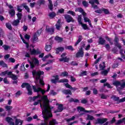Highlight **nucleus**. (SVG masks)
Here are the masks:
<instances>
[{"mask_svg": "<svg viewBox=\"0 0 125 125\" xmlns=\"http://www.w3.org/2000/svg\"><path fill=\"white\" fill-rule=\"evenodd\" d=\"M44 72L43 71H37L36 70H33L32 71V75L33 76V78L35 79V83L36 85H32V89L33 90L34 92H37V93H39L40 92L42 94H44L45 92L49 91V89H50V85L48 84V87L47 88V90L45 91L43 90V89L40 87L39 86V83L42 85H44V82L42 79H41V76L42 75H43Z\"/></svg>", "mask_w": 125, "mask_h": 125, "instance_id": "nucleus-1", "label": "nucleus"}, {"mask_svg": "<svg viewBox=\"0 0 125 125\" xmlns=\"http://www.w3.org/2000/svg\"><path fill=\"white\" fill-rule=\"evenodd\" d=\"M15 119H16L15 123L13 121V119L11 117H7L5 118V121L8 122L10 125H23V123H24V121L20 119H17V117H15Z\"/></svg>", "mask_w": 125, "mask_h": 125, "instance_id": "nucleus-2", "label": "nucleus"}, {"mask_svg": "<svg viewBox=\"0 0 125 125\" xmlns=\"http://www.w3.org/2000/svg\"><path fill=\"white\" fill-rule=\"evenodd\" d=\"M113 84L117 87L118 91H121L125 87V80H122L120 82L119 81L115 82L113 83Z\"/></svg>", "mask_w": 125, "mask_h": 125, "instance_id": "nucleus-3", "label": "nucleus"}, {"mask_svg": "<svg viewBox=\"0 0 125 125\" xmlns=\"http://www.w3.org/2000/svg\"><path fill=\"white\" fill-rule=\"evenodd\" d=\"M108 121V119L107 118H98L96 122H95L96 125H108L109 124V122H107Z\"/></svg>", "mask_w": 125, "mask_h": 125, "instance_id": "nucleus-4", "label": "nucleus"}, {"mask_svg": "<svg viewBox=\"0 0 125 125\" xmlns=\"http://www.w3.org/2000/svg\"><path fill=\"white\" fill-rule=\"evenodd\" d=\"M21 87L22 88H24V87H26L28 91V93L29 94H33V91H32V88L31 87V85H30L29 83H22V84H21Z\"/></svg>", "mask_w": 125, "mask_h": 125, "instance_id": "nucleus-5", "label": "nucleus"}, {"mask_svg": "<svg viewBox=\"0 0 125 125\" xmlns=\"http://www.w3.org/2000/svg\"><path fill=\"white\" fill-rule=\"evenodd\" d=\"M29 64L30 65V68L33 69V68H35V66H39L40 62H39V60L35 58L32 60V62L29 61Z\"/></svg>", "mask_w": 125, "mask_h": 125, "instance_id": "nucleus-6", "label": "nucleus"}, {"mask_svg": "<svg viewBox=\"0 0 125 125\" xmlns=\"http://www.w3.org/2000/svg\"><path fill=\"white\" fill-rule=\"evenodd\" d=\"M43 97H46L48 101V110H50V106H49V100H48V98H47V96L46 95H44L43 96H42L41 97V100H38L37 102H35L33 103V105H34V106H36V105H39V104H40V103H41V102H42V101H43V104L44 103V101L42 100V98Z\"/></svg>", "mask_w": 125, "mask_h": 125, "instance_id": "nucleus-7", "label": "nucleus"}, {"mask_svg": "<svg viewBox=\"0 0 125 125\" xmlns=\"http://www.w3.org/2000/svg\"><path fill=\"white\" fill-rule=\"evenodd\" d=\"M89 3L91 4L92 7L94 9H98V6L97 5L99 4V0H90ZM95 3L97 5H95Z\"/></svg>", "mask_w": 125, "mask_h": 125, "instance_id": "nucleus-8", "label": "nucleus"}, {"mask_svg": "<svg viewBox=\"0 0 125 125\" xmlns=\"http://www.w3.org/2000/svg\"><path fill=\"white\" fill-rule=\"evenodd\" d=\"M78 21L79 24L82 25L84 30H87V29H88L87 25L85 23H83V22H82V15L78 16Z\"/></svg>", "mask_w": 125, "mask_h": 125, "instance_id": "nucleus-9", "label": "nucleus"}, {"mask_svg": "<svg viewBox=\"0 0 125 125\" xmlns=\"http://www.w3.org/2000/svg\"><path fill=\"white\" fill-rule=\"evenodd\" d=\"M83 47H81L78 52L76 53V57L77 58L83 57Z\"/></svg>", "mask_w": 125, "mask_h": 125, "instance_id": "nucleus-10", "label": "nucleus"}, {"mask_svg": "<svg viewBox=\"0 0 125 125\" xmlns=\"http://www.w3.org/2000/svg\"><path fill=\"white\" fill-rule=\"evenodd\" d=\"M119 38H118V36H116L114 40V44L115 46H117L119 49H121L122 48V45H121V43H119Z\"/></svg>", "mask_w": 125, "mask_h": 125, "instance_id": "nucleus-11", "label": "nucleus"}, {"mask_svg": "<svg viewBox=\"0 0 125 125\" xmlns=\"http://www.w3.org/2000/svg\"><path fill=\"white\" fill-rule=\"evenodd\" d=\"M64 18L67 23H70V22H74L75 21L74 19H73V17L69 15H64Z\"/></svg>", "mask_w": 125, "mask_h": 125, "instance_id": "nucleus-12", "label": "nucleus"}, {"mask_svg": "<svg viewBox=\"0 0 125 125\" xmlns=\"http://www.w3.org/2000/svg\"><path fill=\"white\" fill-rule=\"evenodd\" d=\"M56 105H59L58 107V109L55 110L54 111V113H56L61 112L63 111V110H64V108L63 107V104H56Z\"/></svg>", "mask_w": 125, "mask_h": 125, "instance_id": "nucleus-13", "label": "nucleus"}, {"mask_svg": "<svg viewBox=\"0 0 125 125\" xmlns=\"http://www.w3.org/2000/svg\"><path fill=\"white\" fill-rule=\"evenodd\" d=\"M46 31L50 35H52L54 33V29L53 28H49L47 26L46 27Z\"/></svg>", "mask_w": 125, "mask_h": 125, "instance_id": "nucleus-14", "label": "nucleus"}, {"mask_svg": "<svg viewBox=\"0 0 125 125\" xmlns=\"http://www.w3.org/2000/svg\"><path fill=\"white\" fill-rule=\"evenodd\" d=\"M51 43L48 44V43H46L45 44V50L47 51H50L51 50Z\"/></svg>", "mask_w": 125, "mask_h": 125, "instance_id": "nucleus-15", "label": "nucleus"}, {"mask_svg": "<svg viewBox=\"0 0 125 125\" xmlns=\"http://www.w3.org/2000/svg\"><path fill=\"white\" fill-rule=\"evenodd\" d=\"M99 44H102L103 45L105 42H106V40L103 39L102 37H100L99 38V42H98Z\"/></svg>", "mask_w": 125, "mask_h": 125, "instance_id": "nucleus-16", "label": "nucleus"}, {"mask_svg": "<svg viewBox=\"0 0 125 125\" xmlns=\"http://www.w3.org/2000/svg\"><path fill=\"white\" fill-rule=\"evenodd\" d=\"M5 75H7L8 77H9V75H11V71H8V70H6L4 72H1L0 74V76H5Z\"/></svg>", "mask_w": 125, "mask_h": 125, "instance_id": "nucleus-17", "label": "nucleus"}, {"mask_svg": "<svg viewBox=\"0 0 125 125\" xmlns=\"http://www.w3.org/2000/svg\"><path fill=\"white\" fill-rule=\"evenodd\" d=\"M124 122V125H125V117L123 118L122 119H120L117 121V123H115L116 125H121V124H123Z\"/></svg>", "mask_w": 125, "mask_h": 125, "instance_id": "nucleus-18", "label": "nucleus"}, {"mask_svg": "<svg viewBox=\"0 0 125 125\" xmlns=\"http://www.w3.org/2000/svg\"><path fill=\"white\" fill-rule=\"evenodd\" d=\"M69 60H70L69 58H67V57H65L64 58H61L59 59V61L61 62H62L63 61V62H69Z\"/></svg>", "mask_w": 125, "mask_h": 125, "instance_id": "nucleus-19", "label": "nucleus"}, {"mask_svg": "<svg viewBox=\"0 0 125 125\" xmlns=\"http://www.w3.org/2000/svg\"><path fill=\"white\" fill-rule=\"evenodd\" d=\"M82 40H83V36H82V35H80L78 37V40H77V41L76 42L74 45L75 46H77V45H78V44L80 43L81 42H82Z\"/></svg>", "mask_w": 125, "mask_h": 125, "instance_id": "nucleus-20", "label": "nucleus"}, {"mask_svg": "<svg viewBox=\"0 0 125 125\" xmlns=\"http://www.w3.org/2000/svg\"><path fill=\"white\" fill-rule=\"evenodd\" d=\"M60 51H61V52H62V51H64V47H59L57 48L56 53H57V54H58V53H59V52H60Z\"/></svg>", "mask_w": 125, "mask_h": 125, "instance_id": "nucleus-21", "label": "nucleus"}, {"mask_svg": "<svg viewBox=\"0 0 125 125\" xmlns=\"http://www.w3.org/2000/svg\"><path fill=\"white\" fill-rule=\"evenodd\" d=\"M49 1V4H48V7L50 10L52 11L53 10V4H52V1L51 0H48Z\"/></svg>", "mask_w": 125, "mask_h": 125, "instance_id": "nucleus-22", "label": "nucleus"}, {"mask_svg": "<svg viewBox=\"0 0 125 125\" xmlns=\"http://www.w3.org/2000/svg\"><path fill=\"white\" fill-rule=\"evenodd\" d=\"M49 125H58V122L56 121V119H52L49 122Z\"/></svg>", "mask_w": 125, "mask_h": 125, "instance_id": "nucleus-23", "label": "nucleus"}, {"mask_svg": "<svg viewBox=\"0 0 125 125\" xmlns=\"http://www.w3.org/2000/svg\"><path fill=\"white\" fill-rule=\"evenodd\" d=\"M8 78H10L12 80H16L18 78L17 76L13 74H12V72H11V74L9 75Z\"/></svg>", "mask_w": 125, "mask_h": 125, "instance_id": "nucleus-24", "label": "nucleus"}, {"mask_svg": "<svg viewBox=\"0 0 125 125\" xmlns=\"http://www.w3.org/2000/svg\"><path fill=\"white\" fill-rule=\"evenodd\" d=\"M48 16L51 19H53V18H54L56 16V13L54 12H50L49 13Z\"/></svg>", "mask_w": 125, "mask_h": 125, "instance_id": "nucleus-25", "label": "nucleus"}, {"mask_svg": "<svg viewBox=\"0 0 125 125\" xmlns=\"http://www.w3.org/2000/svg\"><path fill=\"white\" fill-rule=\"evenodd\" d=\"M69 102L70 103L74 102V103H80V100H78V99H74L73 98H71L69 100Z\"/></svg>", "mask_w": 125, "mask_h": 125, "instance_id": "nucleus-26", "label": "nucleus"}, {"mask_svg": "<svg viewBox=\"0 0 125 125\" xmlns=\"http://www.w3.org/2000/svg\"><path fill=\"white\" fill-rule=\"evenodd\" d=\"M110 71V68H108L107 70H104L101 72V75H104V76H107L108 72Z\"/></svg>", "mask_w": 125, "mask_h": 125, "instance_id": "nucleus-27", "label": "nucleus"}, {"mask_svg": "<svg viewBox=\"0 0 125 125\" xmlns=\"http://www.w3.org/2000/svg\"><path fill=\"white\" fill-rule=\"evenodd\" d=\"M55 40L59 42H63V38H61L59 36H56L55 38Z\"/></svg>", "mask_w": 125, "mask_h": 125, "instance_id": "nucleus-28", "label": "nucleus"}, {"mask_svg": "<svg viewBox=\"0 0 125 125\" xmlns=\"http://www.w3.org/2000/svg\"><path fill=\"white\" fill-rule=\"evenodd\" d=\"M9 14L11 15V17H13L15 15V10L13 9H10L9 10Z\"/></svg>", "mask_w": 125, "mask_h": 125, "instance_id": "nucleus-29", "label": "nucleus"}, {"mask_svg": "<svg viewBox=\"0 0 125 125\" xmlns=\"http://www.w3.org/2000/svg\"><path fill=\"white\" fill-rule=\"evenodd\" d=\"M31 54H36V55H38V54H41V52L39 50H36V49H33L31 51Z\"/></svg>", "mask_w": 125, "mask_h": 125, "instance_id": "nucleus-30", "label": "nucleus"}, {"mask_svg": "<svg viewBox=\"0 0 125 125\" xmlns=\"http://www.w3.org/2000/svg\"><path fill=\"white\" fill-rule=\"evenodd\" d=\"M20 23V21H19V20H16L12 22V25L13 26H18L19 25V23Z\"/></svg>", "mask_w": 125, "mask_h": 125, "instance_id": "nucleus-31", "label": "nucleus"}, {"mask_svg": "<svg viewBox=\"0 0 125 125\" xmlns=\"http://www.w3.org/2000/svg\"><path fill=\"white\" fill-rule=\"evenodd\" d=\"M86 120V121H92L94 120V117L90 115L87 114Z\"/></svg>", "mask_w": 125, "mask_h": 125, "instance_id": "nucleus-32", "label": "nucleus"}, {"mask_svg": "<svg viewBox=\"0 0 125 125\" xmlns=\"http://www.w3.org/2000/svg\"><path fill=\"white\" fill-rule=\"evenodd\" d=\"M22 6L27 10V12H30V8L27 5V3H23L22 4Z\"/></svg>", "mask_w": 125, "mask_h": 125, "instance_id": "nucleus-33", "label": "nucleus"}, {"mask_svg": "<svg viewBox=\"0 0 125 125\" xmlns=\"http://www.w3.org/2000/svg\"><path fill=\"white\" fill-rule=\"evenodd\" d=\"M100 69V70H103L105 69L106 66L105 65V62H103V65L102 64H100L99 65Z\"/></svg>", "mask_w": 125, "mask_h": 125, "instance_id": "nucleus-34", "label": "nucleus"}, {"mask_svg": "<svg viewBox=\"0 0 125 125\" xmlns=\"http://www.w3.org/2000/svg\"><path fill=\"white\" fill-rule=\"evenodd\" d=\"M17 16L18 18V20L20 21L21 20V19H22V17L23 16V15H22V13H18L17 14Z\"/></svg>", "mask_w": 125, "mask_h": 125, "instance_id": "nucleus-35", "label": "nucleus"}, {"mask_svg": "<svg viewBox=\"0 0 125 125\" xmlns=\"http://www.w3.org/2000/svg\"><path fill=\"white\" fill-rule=\"evenodd\" d=\"M6 26L7 29H9V30H10L11 31L12 30V26H11V24L7 23H6Z\"/></svg>", "mask_w": 125, "mask_h": 125, "instance_id": "nucleus-36", "label": "nucleus"}, {"mask_svg": "<svg viewBox=\"0 0 125 125\" xmlns=\"http://www.w3.org/2000/svg\"><path fill=\"white\" fill-rule=\"evenodd\" d=\"M38 40H39V38H38L37 33H35L33 38V42H38Z\"/></svg>", "mask_w": 125, "mask_h": 125, "instance_id": "nucleus-37", "label": "nucleus"}, {"mask_svg": "<svg viewBox=\"0 0 125 125\" xmlns=\"http://www.w3.org/2000/svg\"><path fill=\"white\" fill-rule=\"evenodd\" d=\"M77 110L81 112H84L85 109L82 106H78L77 107Z\"/></svg>", "mask_w": 125, "mask_h": 125, "instance_id": "nucleus-38", "label": "nucleus"}, {"mask_svg": "<svg viewBox=\"0 0 125 125\" xmlns=\"http://www.w3.org/2000/svg\"><path fill=\"white\" fill-rule=\"evenodd\" d=\"M88 102V101L86 99H82L81 100L82 104H86Z\"/></svg>", "mask_w": 125, "mask_h": 125, "instance_id": "nucleus-39", "label": "nucleus"}, {"mask_svg": "<svg viewBox=\"0 0 125 125\" xmlns=\"http://www.w3.org/2000/svg\"><path fill=\"white\" fill-rule=\"evenodd\" d=\"M87 73V72L86 71H83V72H81L79 76L80 77H83V76H86Z\"/></svg>", "mask_w": 125, "mask_h": 125, "instance_id": "nucleus-40", "label": "nucleus"}, {"mask_svg": "<svg viewBox=\"0 0 125 125\" xmlns=\"http://www.w3.org/2000/svg\"><path fill=\"white\" fill-rule=\"evenodd\" d=\"M67 14H71L72 16H76V13L73 11L69 10L67 12Z\"/></svg>", "mask_w": 125, "mask_h": 125, "instance_id": "nucleus-41", "label": "nucleus"}, {"mask_svg": "<svg viewBox=\"0 0 125 125\" xmlns=\"http://www.w3.org/2000/svg\"><path fill=\"white\" fill-rule=\"evenodd\" d=\"M65 49H68V50H71V51H73L74 50V48H73V46H72L71 45L66 46Z\"/></svg>", "mask_w": 125, "mask_h": 125, "instance_id": "nucleus-42", "label": "nucleus"}, {"mask_svg": "<svg viewBox=\"0 0 125 125\" xmlns=\"http://www.w3.org/2000/svg\"><path fill=\"white\" fill-rule=\"evenodd\" d=\"M2 47L4 48V50L7 51L8 49H10V46L7 45H2Z\"/></svg>", "mask_w": 125, "mask_h": 125, "instance_id": "nucleus-43", "label": "nucleus"}, {"mask_svg": "<svg viewBox=\"0 0 125 125\" xmlns=\"http://www.w3.org/2000/svg\"><path fill=\"white\" fill-rule=\"evenodd\" d=\"M0 66H2V67H7V65L5 64L3 61H0Z\"/></svg>", "mask_w": 125, "mask_h": 125, "instance_id": "nucleus-44", "label": "nucleus"}, {"mask_svg": "<svg viewBox=\"0 0 125 125\" xmlns=\"http://www.w3.org/2000/svg\"><path fill=\"white\" fill-rule=\"evenodd\" d=\"M63 93L64 94H71V90H64L63 91Z\"/></svg>", "mask_w": 125, "mask_h": 125, "instance_id": "nucleus-45", "label": "nucleus"}, {"mask_svg": "<svg viewBox=\"0 0 125 125\" xmlns=\"http://www.w3.org/2000/svg\"><path fill=\"white\" fill-rule=\"evenodd\" d=\"M69 80L68 79H61L59 81V83H68Z\"/></svg>", "mask_w": 125, "mask_h": 125, "instance_id": "nucleus-46", "label": "nucleus"}, {"mask_svg": "<svg viewBox=\"0 0 125 125\" xmlns=\"http://www.w3.org/2000/svg\"><path fill=\"white\" fill-rule=\"evenodd\" d=\"M21 71H25V70H26V69L25 68V63H22L21 64Z\"/></svg>", "mask_w": 125, "mask_h": 125, "instance_id": "nucleus-47", "label": "nucleus"}, {"mask_svg": "<svg viewBox=\"0 0 125 125\" xmlns=\"http://www.w3.org/2000/svg\"><path fill=\"white\" fill-rule=\"evenodd\" d=\"M82 4L85 7H87V6H88V2H86V1H83L82 2Z\"/></svg>", "mask_w": 125, "mask_h": 125, "instance_id": "nucleus-48", "label": "nucleus"}, {"mask_svg": "<svg viewBox=\"0 0 125 125\" xmlns=\"http://www.w3.org/2000/svg\"><path fill=\"white\" fill-rule=\"evenodd\" d=\"M104 11V13L105 14H109V10L108 9L103 8V12Z\"/></svg>", "mask_w": 125, "mask_h": 125, "instance_id": "nucleus-49", "label": "nucleus"}, {"mask_svg": "<svg viewBox=\"0 0 125 125\" xmlns=\"http://www.w3.org/2000/svg\"><path fill=\"white\" fill-rule=\"evenodd\" d=\"M12 106H8V105H6L5 107V108L6 109V110H7V111H10L11 110V109H12Z\"/></svg>", "mask_w": 125, "mask_h": 125, "instance_id": "nucleus-50", "label": "nucleus"}, {"mask_svg": "<svg viewBox=\"0 0 125 125\" xmlns=\"http://www.w3.org/2000/svg\"><path fill=\"white\" fill-rule=\"evenodd\" d=\"M20 38L21 39V40L22 41L23 43H25V44H27L28 43H27V42H26V40H25V39H24V38H23V36H22V35H20Z\"/></svg>", "mask_w": 125, "mask_h": 125, "instance_id": "nucleus-51", "label": "nucleus"}, {"mask_svg": "<svg viewBox=\"0 0 125 125\" xmlns=\"http://www.w3.org/2000/svg\"><path fill=\"white\" fill-rule=\"evenodd\" d=\"M56 29L59 31L60 30V28H61V24H56Z\"/></svg>", "mask_w": 125, "mask_h": 125, "instance_id": "nucleus-52", "label": "nucleus"}, {"mask_svg": "<svg viewBox=\"0 0 125 125\" xmlns=\"http://www.w3.org/2000/svg\"><path fill=\"white\" fill-rule=\"evenodd\" d=\"M30 38H31V36L28 34H25L24 35V39H25V40H27V41H29V40H30Z\"/></svg>", "mask_w": 125, "mask_h": 125, "instance_id": "nucleus-53", "label": "nucleus"}, {"mask_svg": "<svg viewBox=\"0 0 125 125\" xmlns=\"http://www.w3.org/2000/svg\"><path fill=\"white\" fill-rule=\"evenodd\" d=\"M116 122V119L115 117H113L112 119L110 121V125H113V124H114V123Z\"/></svg>", "mask_w": 125, "mask_h": 125, "instance_id": "nucleus-54", "label": "nucleus"}, {"mask_svg": "<svg viewBox=\"0 0 125 125\" xmlns=\"http://www.w3.org/2000/svg\"><path fill=\"white\" fill-rule=\"evenodd\" d=\"M104 86H107L108 88H112V86L109 83H105L104 84Z\"/></svg>", "mask_w": 125, "mask_h": 125, "instance_id": "nucleus-55", "label": "nucleus"}, {"mask_svg": "<svg viewBox=\"0 0 125 125\" xmlns=\"http://www.w3.org/2000/svg\"><path fill=\"white\" fill-rule=\"evenodd\" d=\"M76 12L79 11V12H80L81 13H82L83 11V9L82 8H78V9L75 10Z\"/></svg>", "mask_w": 125, "mask_h": 125, "instance_id": "nucleus-56", "label": "nucleus"}, {"mask_svg": "<svg viewBox=\"0 0 125 125\" xmlns=\"http://www.w3.org/2000/svg\"><path fill=\"white\" fill-rule=\"evenodd\" d=\"M3 82L6 84H8V83H9V82H8V81L7 80V78H4V79L3 80Z\"/></svg>", "mask_w": 125, "mask_h": 125, "instance_id": "nucleus-57", "label": "nucleus"}, {"mask_svg": "<svg viewBox=\"0 0 125 125\" xmlns=\"http://www.w3.org/2000/svg\"><path fill=\"white\" fill-rule=\"evenodd\" d=\"M70 77L71 82H76V80L75 77H74L72 75H70Z\"/></svg>", "mask_w": 125, "mask_h": 125, "instance_id": "nucleus-58", "label": "nucleus"}, {"mask_svg": "<svg viewBox=\"0 0 125 125\" xmlns=\"http://www.w3.org/2000/svg\"><path fill=\"white\" fill-rule=\"evenodd\" d=\"M75 116H72V118L66 119V122H71V121H74L75 120Z\"/></svg>", "mask_w": 125, "mask_h": 125, "instance_id": "nucleus-59", "label": "nucleus"}, {"mask_svg": "<svg viewBox=\"0 0 125 125\" xmlns=\"http://www.w3.org/2000/svg\"><path fill=\"white\" fill-rule=\"evenodd\" d=\"M118 66H119V63H114L112 65V68H113V69H116V68H118Z\"/></svg>", "mask_w": 125, "mask_h": 125, "instance_id": "nucleus-60", "label": "nucleus"}, {"mask_svg": "<svg viewBox=\"0 0 125 125\" xmlns=\"http://www.w3.org/2000/svg\"><path fill=\"white\" fill-rule=\"evenodd\" d=\"M104 47H105L106 50H110V45L109 44H106Z\"/></svg>", "mask_w": 125, "mask_h": 125, "instance_id": "nucleus-61", "label": "nucleus"}, {"mask_svg": "<svg viewBox=\"0 0 125 125\" xmlns=\"http://www.w3.org/2000/svg\"><path fill=\"white\" fill-rule=\"evenodd\" d=\"M39 97H41V95L38 94L37 96L33 97V101H35V100H36V99H38V98H39Z\"/></svg>", "mask_w": 125, "mask_h": 125, "instance_id": "nucleus-62", "label": "nucleus"}, {"mask_svg": "<svg viewBox=\"0 0 125 125\" xmlns=\"http://www.w3.org/2000/svg\"><path fill=\"white\" fill-rule=\"evenodd\" d=\"M95 12H96V13H100V14L102 13L103 8L102 9L97 10L95 11Z\"/></svg>", "mask_w": 125, "mask_h": 125, "instance_id": "nucleus-63", "label": "nucleus"}, {"mask_svg": "<svg viewBox=\"0 0 125 125\" xmlns=\"http://www.w3.org/2000/svg\"><path fill=\"white\" fill-rule=\"evenodd\" d=\"M62 75L63 76V77H67L68 76V72L66 71H64L62 73Z\"/></svg>", "mask_w": 125, "mask_h": 125, "instance_id": "nucleus-64", "label": "nucleus"}]
</instances>
